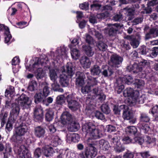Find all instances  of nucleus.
I'll use <instances>...</instances> for the list:
<instances>
[{"label": "nucleus", "instance_id": "obj_1", "mask_svg": "<svg viewBox=\"0 0 158 158\" xmlns=\"http://www.w3.org/2000/svg\"><path fill=\"white\" fill-rule=\"evenodd\" d=\"M32 101L26 95L22 94L18 100H16L15 103L12 104V110L10 112L11 116L13 115L17 116L19 113V106L23 107V109H28L30 107Z\"/></svg>", "mask_w": 158, "mask_h": 158}, {"label": "nucleus", "instance_id": "obj_2", "mask_svg": "<svg viewBox=\"0 0 158 158\" xmlns=\"http://www.w3.org/2000/svg\"><path fill=\"white\" fill-rule=\"evenodd\" d=\"M82 130L87 137V141L88 143L92 142V140L99 139L102 136L99 130L96 129L95 125L91 123L83 125Z\"/></svg>", "mask_w": 158, "mask_h": 158}, {"label": "nucleus", "instance_id": "obj_3", "mask_svg": "<svg viewBox=\"0 0 158 158\" xmlns=\"http://www.w3.org/2000/svg\"><path fill=\"white\" fill-rule=\"evenodd\" d=\"M28 127L25 123H22L19 126L16 127L13 137L15 139L16 142L20 144L24 139L23 137L27 132Z\"/></svg>", "mask_w": 158, "mask_h": 158}, {"label": "nucleus", "instance_id": "obj_4", "mask_svg": "<svg viewBox=\"0 0 158 158\" xmlns=\"http://www.w3.org/2000/svg\"><path fill=\"white\" fill-rule=\"evenodd\" d=\"M87 78L86 85L85 86L82 87L81 89V92L84 94L89 93L92 88L97 86L99 83L96 78L91 76H87Z\"/></svg>", "mask_w": 158, "mask_h": 158}, {"label": "nucleus", "instance_id": "obj_5", "mask_svg": "<svg viewBox=\"0 0 158 158\" xmlns=\"http://www.w3.org/2000/svg\"><path fill=\"white\" fill-rule=\"evenodd\" d=\"M123 60L122 57L117 54H114L111 56L108 64L111 66L118 68L122 64Z\"/></svg>", "mask_w": 158, "mask_h": 158}, {"label": "nucleus", "instance_id": "obj_6", "mask_svg": "<svg viewBox=\"0 0 158 158\" xmlns=\"http://www.w3.org/2000/svg\"><path fill=\"white\" fill-rule=\"evenodd\" d=\"M17 153L18 158H33L30 152L23 145L18 148Z\"/></svg>", "mask_w": 158, "mask_h": 158}, {"label": "nucleus", "instance_id": "obj_7", "mask_svg": "<svg viewBox=\"0 0 158 158\" xmlns=\"http://www.w3.org/2000/svg\"><path fill=\"white\" fill-rule=\"evenodd\" d=\"M139 94L138 91H134L133 89L131 88H127L123 91V95L125 97H129V102L131 103V101L133 100L135 95H138Z\"/></svg>", "mask_w": 158, "mask_h": 158}, {"label": "nucleus", "instance_id": "obj_8", "mask_svg": "<svg viewBox=\"0 0 158 158\" xmlns=\"http://www.w3.org/2000/svg\"><path fill=\"white\" fill-rule=\"evenodd\" d=\"M88 144L89 147L86 149L85 155L87 158H93L97 155V149L93 144L89 143Z\"/></svg>", "mask_w": 158, "mask_h": 158}, {"label": "nucleus", "instance_id": "obj_9", "mask_svg": "<svg viewBox=\"0 0 158 158\" xmlns=\"http://www.w3.org/2000/svg\"><path fill=\"white\" fill-rule=\"evenodd\" d=\"M123 143L128 144L130 143H136L141 145L143 142V139L139 137H136L132 139L128 136L124 137L122 139Z\"/></svg>", "mask_w": 158, "mask_h": 158}, {"label": "nucleus", "instance_id": "obj_10", "mask_svg": "<svg viewBox=\"0 0 158 158\" xmlns=\"http://www.w3.org/2000/svg\"><path fill=\"white\" fill-rule=\"evenodd\" d=\"M109 34L110 36H115L117 31L122 27L123 25L119 23H114L113 24H109Z\"/></svg>", "mask_w": 158, "mask_h": 158}, {"label": "nucleus", "instance_id": "obj_11", "mask_svg": "<svg viewBox=\"0 0 158 158\" xmlns=\"http://www.w3.org/2000/svg\"><path fill=\"white\" fill-rule=\"evenodd\" d=\"M63 69L62 73L60 76L59 82L60 85L64 87H66L69 85V76L65 74V69Z\"/></svg>", "mask_w": 158, "mask_h": 158}, {"label": "nucleus", "instance_id": "obj_12", "mask_svg": "<svg viewBox=\"0 0 158 158\" xmlns=\"http://www.w3.org/2000/svg\"><path fill=\"white\" fill-rule=\"evenodd\" d=\"M74 66V65L73 63L71 62H69L66 64L65 68L64 67H63L61 69L62 72V70H63V69H64L66 73L65 74H66L69 77H71L74 73V71L75 68Z\"/></svg>", "mask_w": 158, "mask_h": 158}, {"label": "nucleus", "instance_id": "obj_13", "mask_svg": "<svg viewBox=\"0 0 158 158\" xmlns=\"http://www.w3.org/2000/svg\"><path fill=\"white\" fill-rule=\"evenodd\" d=\"M66 98L68 102V106L69 108L72 110H76L78 107V102L72 98L71 95H68Z\"/></svg>", "mask_w": 158, "mask_h": 158}, {"label": "nucleus", "instance_id": "obj_14", "mask_svg": "<svg viewBox=\"0 0 158 158\" xmlns=\"http://www.w3.org/2000/svg\"><path fill=\"white\" fill-rule=\"evenodd\" d=\"M61 120L63 124L69 123L74 119L73 116L68 112H64L61 115Z\"/></svg>", "mask_w": 158, "mask_h": 158}, {"label": "nucleus", "instance_id": "obj_15", "mask_svg": "<svg viewBox=\"0 0 158 158\" xmlns=\"http://www.w3.org/2000/svg\"><path fill=\"white\" fill-rule=\"evenodd\" d=\"M43 112L40 106H36L34 110V118L36 121H40L43 118Z\"/></svg>", "mask_w": 158, "mask_h": 158}, {"label": "nucleus", "instance_id": "obj_16", "mask_svg": "<svg viewBox=\"0 0 158 158\" xmlns=\"http://www.w3.org/2000/svg\"><path fill=\"white\" fill-rule=\"evenodd\" d=\"M77 77L76 84L81 86H82L85 83L84 79L85 76L84 73L80 72H77L76 73Z\"/></svg>", "mask_w": 158, "mask_h": 158}, {"label": "nucleus", "instance_id": "obj_17", "mask_svg": "<svg viewBox=\"0 0 158 158\" xmlns=\"http://www.w3.org/2000/svg\"><path fill=\"white\" fill-rule=\"evenodd\" d=\"M120 109H123V117L124 119L128 120L133 115L132 113L128 110V106L125 105H122L119 107Z\"/></svg>", "mask_w": 158, "mask_h": 158}, {"label": "nucleus", "instance_id": "obj_18", "mask_svg": "<svg viewBox=\"0 0 158 158\" xmlns=\"http://www.w3.org/2000/svg\"><path fill=\"white\" fill-rule=\"evenodd\" d=\"M80 62L85 69L89 68L90 67L91 62L89 59L86 56L82 57L80 60Z\"/></svg>", "mask_w": 158, "mask_h": 158}, {"label": "nucleus", "instance_id": "obj_19", "mask_svg": "<svg viewBox=\"0 0 158 158\" xmlns=\"http://www.w3.org/2000/svg\"><path fill=\"white\" fill-rule=\"evenodd\" d=\"M68 49L64 46L58 48L56 51V53L58 54L57 57L60 56L61 58H64L66 57Z\"/></svg>", "mask_w": 158, "mask_h": 158}, {"label": "nucleus", "instance_id": "obj_20", "mask_svg": "<svg viewBox=\"0 0 158 158\" xmlns=\"http://www.w3.org/2000/svg\"><path fill=\"white\" fill-rule=\"evenodd\" d=\"M43 152L45 156L49 157L52 156L55 152L52 148L46 146L43 148Z\"/></svg>", "mask_w": 158, "mask_h": 158}, {"label": "nucleus", "instance_id": "obj_21", "mask_svg": "<svg viewBox=\"0 0 158 158\" xmlns=\"http://www.w3.org/2000/svg\"><path fill=\"white\" fill-rule=\"evenodd\" d=\"M45 133V131L43 127L40 126H38L35 128V134L36 137L38 138L43 137Z\"/></svg>", "mask_w": 158, "mask_h": 158}, {"label": "nucleus", "instance_id": "obj_22", "mask_svg": "<svg viewBox=\"0 0 158 158\" xmlns=\"http://www.w3.org/2000/svg\"><path fill=\"white\" fill-rule=\"evenodd\" d=\"M122 81L123 83H126L128 85H130L132 82L133 81V78L130 76H126L125 77L118 79L117 81V82L119 83Z\"/></svg>", "mask_w": 158, "mask_h": 158}, {"label": "nucleus", "instance_id": "obj_23", "mask_svg": "<svg viewBox=\"0 0 158 158\" xmlns=\"http://www.w3.org/2000/svg\"><path fill=\"white\" fill-rule=\"evenodd\" d=\"M69 47L70 48L71 54L72 58L75 60L78 59L80 55V51L77 49L72 48L71 45H69Z\"/></svg>", "mask_w": 158, "mask_h": 158}, {"label": "nucleus", "instance_id": "obj_24", "mask_svg": "<svg viewBox=\"0 0 158 158\" xmlns=\"http://www.w3.org/2000/svg\"><path fill=\"white\" fill-rule=\"evenodd\" d=\"M83 50L86 54L89 56H92L94 53V51L92 48L88 45H84L82 46Z\"/></svg>", "mask_w": 158, "mask_h": 158}, {"label": "nucleus", "instance_id": "obj_25", "mask_svg": "<svg viewBox=\"0 0 158 158\" xmlns=\"http://www.w3.org/2000/svg\"><path fill=\"white\" fill-rule=\"evenodd\" d=\"M138 95H135V98H133V100L131 101V104H133L138 103H139L142 104L144 103V96L143 95L139 96Z\"/></svg>", "mask_w": 158, "mask_h": 158}, {"label": "nucleus", "instance_id": "obj_26", "mask_svg": "<svg viewBox=\"0 0 158 158\" xmlns=\"http://www.w3.org/2000/svg\"><path fill=\"white\" fill-rule=\"evenodd\" d=\"M99 143L101 148L104 150H107L110 147L109 143L104 139L100 140Z\"/></svg>", "mask_w": 158, "mask_h": 158}, {"label": "nucleus", "instance_id": "obj_27", "mask_svg": "<svg viewBox=\"0 0 158 158\" xmlns=\"http://www.w3.org/2000/svg\"><path fill=\"white\" fill-rule=\"evenodd\" d=\"M54 115V112L51 109H49L46 110L45 114L46 120L48 121H52Z\"/></svg>", "mask_w": 158, "mask_h": 158}, {"label": "nucleus", "instance_id": "obj_28", "mask_svg": "<svg viewBox=\"0 0 158 158\" xmlns=\"http://www.w3.org/2000/svg\"><path fill=\"white\" fill-rule=\"evenodd\" d=\"M109 138L110 141L112 146L114 147V146L119 144L120 143L119 141V137L117 136L112 137V136H109Z\"/></svg>", "mask_w": 158, "mask_h": 158}, {"label": "nucleus", "instance_id": "obj_29", "mask_svg": "<svg viewBox=\"0 0 158 158\" xmlns=\"http://www.w3.org/2000/svg\"><path fill=\"white\" fill-rule=\"evenodd\" d=\"M61 140L59 137L56 135H53L51 138L52 145L56 147L61 143Z\"/></svg>", "mask_w": 158, "mask_h": 158}, {"label": "nucleus", "instance_id": "obj_30", "mask_svg": "<svg viewBox=\"0 0 158 158\" xmlns=\"http://www.w3.org/2000/svg\"><path fill=\"white\" fill-rule=\"evenodd\" d=\"M91 74L93 76H97L101 72L100 67L98 65H94L90 69Z\"/></svg>", "mask_w": 158, "mask_h": 158}, {"label": "nucleus", "instance_id": "obj_31", "mask_svg": "<svg viewBox=\"0 0 158 158\" xmlns=\"http://www.w3.org/2000/svg\"><path fill=\"white\" fill-rule=\"evenodd\" d=\"M14 88L13 86H10L8 89H6L5 92V97L11 98L14 95Z\"/></svg>", "mask_w": 158, "mask_h": 158}, {"label": "nucleus", "instance_id": "obj_32", "mask_svg": "<svg viewBox=\"0 0 158 158\" xmlns=\"http://www.w3.org/2000/svg\"><path fill=\"white\" fill-rule=\"evenodd\" d=\"M89 92H91L90 94L92 97V98L94 99L96 98V96L100 93L98 87L96 86L93 87Z\"/></svg>", "mask_w": 158, "mask_h": 158}, {"label": "nucleus", "instance_id": "obj_33", "mask_svg": "<svg viewBox=\"0 0 158 158\" xmlns=\"http://www.w3.org/2000/svg\"><path fill=\"white\" fill-rule=\"evenodd\" d=\"M56 71V69H51L49 70V76L51 80L53 81H56L58 77Z\"/></svg>", "mask_w": 158, "mask_h": 158}, {"label": "nucleus", "instance_id": "obj_34", "mask_svg": "<svg viewBox=\"0 0 158 158\" xmlns=\"http://www.w3.org/2000/svg\"><path fill=\"white\" fill-rule=\"evenodd\" d=\"M65 97L64 95H61L57 96L56 98V102L55 105L57 106V105H61L64 103Z\"/></svg>", "mask_w": 158, "mask_h": 158}, {"label": "nucleus", "instance_id": "obj_35", "mask_svg": "<svg viewBox=\"0 0 158 158\" xmlns=\"http://www.w3.org/2000/svg\"><path fill=\"white\" fill-rule=\"evenodd\" d=\"M36 61H35L32 65V69L33 70H35L37 69H39V68H42V64L40 63V58H37L36 59Z\"/></svg>", "mask_w": 158, "mask_h": 158}, {"label": "nucleus", "instance_id": "obj_36", "mask_svg": "<svg viewBox=\"0 0 158 158\" xmlns=\"http://www.w3.org/2000/svg\"><path fill=\"white\" fill-rule=\"evenodd\" d=\"M126 131L127 134L130 135H135L137 132V129L134 126H129L126 129Z\"/></svg>", "mask_w": 158, "mask_h": 158}, {"label": "nucleus", "instance_id": "obj_37", "mask_svg": "<svg viewBox=\"0 0 158 158\" xmlns=\"http://www.w3.org/2000/svg\"><path fill=\"white\" fill-rule=\"evenodd\" d=\"M80 127V125L78 123L74 122L71 124V126L69 128V130L70 131H75L78 130Z\"/></svg>", "mask_w": 158, "mask_h": 158}, {"label": "nucleus", "instance_id": "obj_38", "mask_svg": "<svg viewBox=\"0 0 158 158\" xmlns=\"http://www.w3.org/2000/svg\"><path fill=\"white\" fill-rule=\"evenodd\" d=\"M54 82L51 85L52 89L55 91H58L60 92H63V89L60 88V86L56 81H53Z\"/></svg>", "mask_w": 158, "mask_h": 158}, {"label": "nucleus", "instance_id": "obj_39", "mask_svg": "<svg viewBox=\"0 0 158 158\" xmlns=\"http://www.w3.org/2000/svg\"><path fill=\"white\" fill-rule=\"evenodd\" d=\"M152 113L154 117V120L158 122V106L156 105L152 109Z\"/></svg>", "mask_w": 158, "mask_h": 158}, {"label": "nucleus", "instance_id": "obj_40", "mask_svg": "<svg viewBox=\"0 0 158 158\" xmlns=\"http://www.w3.org/2000/svg\"><path fill=\"white\" fill-rule=\"evenodd\" d=\"M44 96L41 93L36 94L35 96V102L37 103L41 102H43L44 103Z\"/></svg>", "mask_w": 158, "mask_h": 158}, {"label": "nucleus", "instance_id": "obj_41", "mask_svg": "<svg viewBox=\"0 0 158 158\" xmlns=\"http://www.w3.org/2000/svg\"><path fill=\"white\" fill-rule=\"evenodd\" d=\"M134 84L135 87L140 89L143 88L144 85V82L142 79L135 80Z\"/></svg>", "mask_w": 158, "mask_h": 158}, {"label": "nucleus", "instance_id": "obj_42", "mask_svg": "<svg viewBox=\"0 0 158 158\" xmlns=\"http://www.w3.org/2000/svg\"><path fill=\"white\" fill-rule=\"evenodd\" d=\"M45 73L44 71L43 70L42 68H39L35 72V76L37 79H40L44 76Z\"/></svg>", "mask_w": 158, "mask_h": 158}, {"label": "nucleus", "instance_id": "obj_43", "mask_svg": "<svg viewBox=\"0 0 158 158\" xmlns=\"http://www.w3.org/2000/svg\"><path fill=\"white\" fill-rule=\"evenodd\" d=\"M138 127L144 133H147L150 129L149 127L145 123H139Z\"/></svg>", "mask_w": 158, "mask_h": 158}, {"label": "nucleus", "instance_id": "obj_44", "mask_svg": "<svg viewBox=\"0 0 158 158\" xmlns=\"http://www.w3.org/2000/svg\"><path fill=\"white\" fill-rule=\"evenodd\" d=\"M91 31L89 32L90 34L93 35H94L98 39L100 40L102 38V35L99 32L96 31L94 29H91Z\"/></svg>", "mask_w": 158, "mask_h": 158}, {"label": "nucleus", "instance_id": "obj_45", "mask_svg": "<svg viewBox=\"0 0 158 158\" xmlns=\"http://www.w3.org/2000/svg\"><path fill=\"white\" fill-rule=\"evenodd\" d=\"M43 84L44 87L43 89V94L44 96L46 97L49 95L50 91L49 89L48 84L46 82H44Z\"/></svg>", "mask_w": 158, "mask_h": 158}, {"label": "nucleus", "instance_id": "obj_46", "mask_svg": "<svg viewBox=\"0 0 158 158\" xmlns=\"http://www.w3.org/2000/svg\"><path fill=\"white\" fill-rule=\"evenodd\" d=\"M37 88V83L35 81H33L29 83V85L28 87V89L29 90L31 91H33L36 89Z\"/></svg>", "mask_w": 158, "mask_h": 158}, {"label": "nucleus", "instance_id": "obj_47", "mask_svg": "<svg viewBox=\"0 0 158 158\" xmlns=\"http://www.w3.org/2000/svg\"><path fill=\"white\" fill-rule=\"evenodd\" d=\"M97 46L99 50L102 51H106L107 48V45L102 41L98 42Z\"/></svg>", "mask_w": 158, "mask_h": 158}, {"label": "nucleus", "instance_id": "obj_48", "mask_svg": "<svg viewBox=\"0 0 158 158\" xmlns=\"http://www.w3.org/2000/svg\"><path fill=\"white\" fill-rule=\"evenodd\" d=\"M114 73V71L111 69L108 68L107 69H105L102 72V75L105 77L111 76Z\"/></svg>", "mask_w": 158, "mask_h": 158}, {"label": "nucleus", "instance_id": "obj_49", "mask_svg": "<svg viewBox=\"0 0 158 158\" xmlns=\"http://www.w3.org/2000/svg\"><path fill=\"white\" fill-rule=\"evenodd\" d=\"M140 120L141 122L147 123L149 121L150 118L145 113H142L140 114Z\"/></svg>", "mask_w": 158, "mask_h": 158}, {"label": "nucleus", "instance_id": "obj_50", "mask_svg": "<svg viewBox=\"0 0 158 158\" xmlns=\"http://www.w3.org/2000/svg\"><path fill=\"white\" fill-rule=\"evenodd\" d=\"M101 5L96 2H93V3L90 5L91 10H98L101 8Z\"/></svg>", "mask_w": 158, "mask_h": 158}, {"label": "nucleus", "instance_id": "obj_51", "mask_svg": "<svg viewBox=\"0 0 158 158\" xmlns=\"http://www.w3.org/2000/svg\"><path fill=\"white\" fill-rule=\"evenodd\" d=\"M11 35L10 34L8 28V30H6L5 33V42L6 43H8L10 39L11 38Z\"/></svg>", "mask_w": 158, "mask_h": 158}, {"label": "nucleus", "instance_id": "obj_52", "mask_svg": "<svg viewBox=\"0 0 158 158\" xmlns=\"http://www.w3.org/2000/svg\"><path fill=\"white\" fill-rule=\"evenodd\" d=\"M146 142L147 144H151L152 146L155 145L156 139L154 138H151L147 136L146 139Z\"/></svg>", "mask_w": 158, "mask_h": 158}, {"label": "nucleus", "instance_id": "obj_53", "mask_svg": "<svg viewBox=\"0 0 158 158\" xmlns=\"http://www.w3.org/2000/svg\"><path fill=\"white\" fill-rule=\"evenodd\" d=\"M109 16V13L108 12H104L98 14L96 15V18L101 19H104V18Z\"/></svg>", "mask_w": 158, "mask_h": 158}, {"label": "nucleus", "instance_id": "obj_54", "mask_svg": "<svg viewBox=\"0 0 158 158\" xmlns=\"http://www.w3.org/2000/svg\"><path fill=\"white\" fill-rule=\"evenodd\" d=\"M101 109L102 111L104 113L108 114L110 112L108 106L106 104H103L101 106Z\"/></svg>", "mask_w": 158, "mask_h": 158}, {"label": "nucleus", "instance_id": "obj_55", "mask_svg": "<svg viewBox=\"0 0 158 158\" xmlns=\"http://www.w3.org/2000/svg\"><path fill=\"white\" fill-rule=\"evenodd\" d=\"M114 147L115 151L118 152H122L125 149V148L122 146L120 143H119V144H117V145L115 146Z\"/></svg>", "mask_w": 158, "mask_h": 158}, {"label": "nucleus", "instance_id": "obj_56", "mask_svg": "<svg viewBox=\"0 0 158 158\" xmlns=\"http://www.w3.org/2000/svg\"><path fill=\"white\" fill-rule=\"evenodd\" d=\"M94 115L98 119L102 120L105 118L103 114L99 111H96L94 112Z\"/></svg>", "mask_w": 158, "mask_h": 158}, {"label": "nucleus", "instance_id": "obj_57", "mask_svg": "<svg viewBox=\"0 0 158 158\" xmlns=\"http://www.w3.org/2000/svg\"><path fill=\"white\" fill-rule=\"evenodd\" d=\"M143 17H137L135 19L132 21L133 25H136L141 23L143 21Z\"/></svg>", "mask_w": 158, "mask_h": 158}, {"label": "nucleus", "instance_id": "obj_58", "mask_svg": "<svg viewBox=\"0 0 158 158\" xmlns=\"http://www.w3.org/2000/svg\"><path fill=\"white\" fill-rule=\"evenodd\" d=\"M130 44L133 48H136L139 44V42L138 40L134 38L131 42H130Z\"/></svg>", "mask_w": 158, "mask_h": 158}, {"label": "nucleus", "instance_id": "obj_59", "mask_svg": "<svg viewBox=\"0 0 158 158\" xmlns=\"http://www.w3.org/2000/svg\"><path fill=\"white\" fill-rule=\"evenodd\" d=\"M158 54V47H155L153 48V50L152 52L150 54V56L152 57H155Z\"/></svg>", "mask_w": 158, "mask_h": 158}, {"label": "nucleus", "instance_id": "obj_60", "mask_svg": "<svg viewBox=\"0 0 158 158\" xmlns=\"http://www.w3.org/2000/svg\"><path fill=\"white\" fill-rule=\"evenodd\" d=\"M148 52V49H147L146 46H142L139 49V53L141 55H145Z\"/></svg>", "mask_w": 158, "mask_h": 158}, {"label": "nucleus", "instance_id": "obj_61", "mask_svg": "<svg viewBox=\"0 0 158 158\" xmlns=\"http://www.w3.org/2000/svg\"><path fill=\"white\" fill-rule=\"evenodd\" d=\"M72 142L75 143L77 142L80 139L79 135L76 133H72Z\"/></svg>", "mask_w": 158, "mask_h": 158}, {"label": "nucleus", "instance_id": "obj_62", "mask_svg": "<svg viewBox=\"0 0 158 158\" xmlns=\"http://www.w3.org/2000/svg\"><path fill=\"white\" fill-rule=\"evenodd\" d=\"M41 151L39 148H36L34 152V156L36 158H39L41 155Z\"/></svg>", "mask_w": 158, "mask_h": 158}, {"label": "nucleus", "instance_id": "obj_63", "mask_svg": "<svg viewBox=\"0 0 158 158\" xmlns=\"http://www.w3.org/2000/svg\"><path fill=\"white\" fill-rule=\"evenodd\" d=\"M6 129L8 131H10L12 129V121L10 120H8L6 127Z\"/></svg>", "mask_w": 158, "mask_h": 158}, {"label": "nucleus", "instance_id": "obj_64", "mask_svg": "<svg viewBox=\"0 0 158 158\" xmlns=\"http://www.w3.org/2000/svg\"><path fill=\"white\" fill-rule=\"evenodd\" d=\"M124 86L123 85H118L115 89V90L118 94L121 93L122 90L124 89Z\"/></svg>", "mask_w": 158, "mask_h": 158}]
</instances>
